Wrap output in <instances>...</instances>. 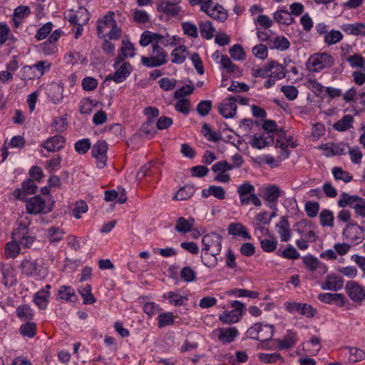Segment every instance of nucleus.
<instances>
[{
    "mask_svg": "<svg viewBox=\"0 0 365 365\" xmlns=\"http://www.w3.org/2000/svg\"><path fill=\"white\" fill-rule=\"evenodd\" d=\"M258 359L263 363L267 364H275L278 361L284 363V359L282 355L279 353H259L258 354Z\"/></svg>",
    "mask_w": 365,
    "mask_h": 365,
    "instance_id": "obj_45",
    "label": "nucleus"
},
{
    "mask_svg": "<svg viewBox=\"0 0 365 365\" xmlns=\"http://www.w3.org/2000/svg\"><path fill=\"white\" fill-rule=\"evenodd\" d=\"M113 68L115 71L108 75L106 77V81H113L115 83H123L133 71L132 65L129 62L125 61L120 56L116 58Z\"/></svg>",
    "mask_w": 365,
    "mask_h": 365,
    "instance_id": "obj_3",
    "label": "nucleus"
},
{
    "mask_svg": "<svg viewBox=\"0 0 365 365\" xmlns=\"http://www.w3.org/2000/svg\"><path fill=\"white\" fill-rule=\"evenodd\" d=\"M180 278L185 282H193L197 279L196 272L190 267L186 266L181 269L180 272Z\"/></svg>",
    "mask_w": 365,
    "mask_h": 365,
    "instance_id": "obj_54",
    "label": "nucleus"
},
{
    "mask_svg": "<svg viewBox=\"0 0 365 365\" xmlns=\"http://www.w3.org/2000/svg\"><path fill=\"white\" fill-rule=\"evenodd\" d=\"M115 20L114 19V12L108 11L103 16L102 19H99L97 21V32L100 37H105L104 31L107 29H110L113 26V24L115 23Z\"/></svg>",
    "mask_w": 365,
    "mask_h": 365,
    "instance_id": "obj_25",
    "label": "nucleus"
},
{
    "mask_svg": "<svg viewBox=\"0 0 365 365\" xmlns=\"http://www.w3.org/2000/svg\"><path fill=\"white\" fill-rule=\"evenodd\" d=\"M273 19L278 24L286 26H290L295 22L294 18L285 9V7L277 10L273 14Z\"/></svg>",
    "mask_w": 365,
    "mask_h": 365,
    "instance_id": "obj_30",
    "label": "nucleus"
},
{
    "mask_svg": "<svg viewBox=\"0 0 365 365\" xmlns=\"http://www.w3.org/2000/svg\"><path fill=\"white\" fill-rule=\"evenodd\" d=\"M267 44L271 49H277L281 51H286L290 46L288 39L282 36H278L269 39Z\"/></svg>",
    "mask_w": 365,
    "mask_h": 365,
    "instance_id": "obj_37",
    "label": "nucleus"
},
{
    "mask_svg": "<svg viewBox=\"0 0 365 365\" xmlns=\"http://www.w3.org/2000/svg\"><path fill=\"white\" fill-rule=\"evenodd\" d=\"M155 125V120L152 118H148L141 128L140 132L142 135L149 136L150 138L153 137L156 133V129Z\"/></svg>",
    "mask_w": 365,
    "mask_h": 365,
    "instance_id": "obj_56",
    "label": "nucleus"
},
{
    "mask_svg": "<svg viewBox=\"0 0 365 365\" xmlns=\"http://www.w3.org/2000/svg\"><path fill=\"white\" fill-rule=\"evenodd\" d=\"M194 225V219L190 217L189 219H185V217H180L178 219L176 222V225L175 227V230L180 233H187L191 231Z\"/></svg>",
    "mask_w": 365,
    "mask_h": 365,
    "instance_id": "obj_43",
    "label": "nucleus"
},
{
    "mask_svg": "<svg viewBox=\"0 0 365 365\" xmlns=\"http://www.w3.org/2000/svg\"><path fill=\"white\" fill-rule=\"evenodd\" d=\"M133 19L138 24H146L150 21V15L144 10L133 9Z\"/></svg>",
    "mask_w": 365,
    "mask_h": 365,
    "instance_id": "obj_64",
    "label": "nucleus"
},
{
    "mask_svg": "<svg viewBox=\"0 0 365 365\" xmlns=\"http://www.w3.org/2000/svg\"><path fill=\"white\" fill-rule=\"evenodd\" d=\"M51 288V285L46 284L34 295L33 302L41 310L46 309L50 302Z\"/></svg>",
    "mask_w": 365,
    "mask_h": 365,
    "instance_id": "obj_18",
    "label": "nucleus"
},
{
    "mask_svg": "<svg viewBox=\"0 0 365 365\" xmlns=\"http://www.w3.org/2000/svg\"><path fill=\"white\" fill-rule=\"evenodd\" d=\"M274 142V138L269 134H255L252 135L250 145L257 149H262Z\"/></svg>",
    "mask_w": 365,
    "mask_h": 365,
    "instance_id": "obj_27",
    "label": "nucleus"
},
{
    "mask_svg": "<svg viewBox=\"0 0 365 365\" xmlns=\"http://www.w3.org/2000/svg\"><path fill=\"white\" fill-rule=\"evenodd\" d=\"M22 273L26 276H34L38 274V265L36 260L24 259L20 265Z\"/></svg>",
    "mask_w": 365,
    "mask_h": 365,
    "instance_id": "obj_35",
    "label": "nucleus"
},
{
    "mask_svg": "<svg viewBox=\"0 0 365 365\" xmlns=\"http://www.w3.org/2000/svg\"><path fill=\"white\" fill-rule=\"evenodd\" d=\"M237 192L239 195L241 205H248L252 203L256 207H260L262 205L260 199L255 194L254 185L249 182H245L239 185Z\"/></svg>",
    "mask_w": 365,
    "mask_h": 365,
    "instance_id": "obj_6",
    "label": "nucleus"
},
{
    "mask_svg": "<svg viewBox=\"0 0 365 365\" xmlns=\"http://www.w3.org/2000/svg\"><path fill=\"white\" fill-rule=\"evenodd\" d=\"M285 309L289 313L297 312L307 318L313 317L316 309L309 304L299 302H286Z\"/></svg>",
    "mask_w": 365,
    "mask_h": 365,
    "instance_id": "obj_13",
    "label": "nucleus"
},
{
    "mask_svg": "<svg viewBox=\"0 0 365 365\" xmlns=\"http://www.w3.org/2000/svg\"><path fill=\"white\" fill-rule=\"evenodd\" d=\"M232 310L225 311L219 316V319L224 324L237 323L242 318L245 305L240 301L235 300L231 303Z\"/></svg>",
    "mask_w": 365,
    "mask_h": 365,
    "instance_id": "obj_7",
    "label": "nucleus"
},
{
    "mask_svg": "<svg viewBox=\"0 0 365 365\" xmlns=\"http://www.w3.org/2000/svg\"><path fill=\"white\" fill-rule=\"evenodd\" d=\"M222 237L216 232H210L202 237V251L205 255L217 256L222 250Z\"/></svg>",
    "mask_w": 365,
    "mask_h": 365,
    "instance_id": "obj_5",
    "label": "nucleus"
},
{
    "mask_svg": "<svg viewBox=\"0 0 365 365\" xmlns=\"http://www.w3.org/2000/svg\"><path fill=\"white\" fill-rule=\"evenodd\" d=\"M309 82L319 90H322V88H324L327 96L331 98H338L342 96V91L339 88L333 87H324L315 80L310 81Z\"/></svg>",
    "mask_w": 365,
    "mask_h": 365,
    "instance_id": "obj_51",
    "label": "nucleus"
},
{
    "mask_svg": "<svg viewBox=\"0 0 365 365\" xmlns=\"http://www.w3.org/2000/svg\"><path fill=\"white\" fill-rule=\"evenodd\" d=\"M65 145V138L60 135H56L44 140L41 146L43 147L48 152L55 153L63 149Z\"/></svg>",
    "mask_w": 365,
    "mask_h": 365,
    "instance_id": "obj_19",
    "label": "nucleus"
},
{
    "mask_svg": "<svg viewBox=\"0 0 365 365\" xmlns=\"http://www.w3.org/2000/svg\"><path fill=\"white\" fill-rule=\"evenodd\" d=\"M153 171H159L158 163H148L139 169L137 173V178L140 180L146 177H151Z\"/></svg>",
    "mask_w": 365,
    "mask_h": 365,
    "instance_id": "obj_41",
    "label": "nucleus"
},
{
    "mask_svg": "<svg viewBox=\"0 0 365 365\" xmlns=\"http://www.w3.org/2000/svg\"><path fill=\"white\" fill-rule=\"evenodd\" d=\"M216 331L218 340L223 344L234 341L240 334L238 329L234 327L219 328Z\"/></svg>",
    "mask_w": 365,
    "mask_h": 365,
    "instance_id": "obj_20",
    "label": "nucleus"
},
{
    "mask_svg": "<svg viewBox=\"0 0 365 365\" xmlns=\"http://www.w3.org/2000/svg\"><path fill=\"white\" fill-rule=\"evenodd\" d=\"M26 209L29 214H46L52 210V206L47 205L45 200L41 195H35L27 200Z\"/></svg>",
    "mask_w": 365,
    "mask_h": 365,
    "instance_id": "obj_8",
    "label": "nucleus"
},
{
    "mask_svg": "<svg viewBox=\"0 0 365 365\" xmlns=\"http://www.w3.org/2000/svg\"><path fill=\"white\" fill-rule=\"evenodd\" d=\"M200 31L203 38L210 39L213 37L215 29L210 21H206L200 24Z\"/></svg>",
    "mask_w": 365,
    "mask_h": 365,
    "instance_id": "obj_60",
    "label": "nucleus"
},
{
    "mask_svg": "<svg viewBox=\"0 0 365 365\" xmlns=\"http://www.w3.org/2000/svg\"><path fill=\"white\" fill-rule=\"evenodd\" d=\"M20 253V245L16 240L13 239L4 247V254L6 258H16Z\"/></svg>",
    "mask_w": 365,
    "mask_h": 365,
    "instance_id": "obj_42",
    "label": "nucleus"
},
{
    "mask_svg": "<svg viewBox=\"0 0 365 365\" xmlns=\"http://www.w3.org/2000/svg\"><path fill=\"white\" fill-rule=\"evenodd\" d=\"M361 197L358 195H351L346 192H342L340 195V197L338 200V206L339 207H345L346 206H349L353 209H354L356 205L357 202H359V200Z\"/></svg>",
    "mask_w": 365,
    "mask_h": 365,
    "instance_id": "obj_40",
    "label": "nucleus"
},
{
    "mask_svg": "<svg viewBox=\"0 0 365 365\" xmlns=\"http://www.w3.org/2000/svg\"><path fill=\"white\" fill-rule=\"evenodd\" d=\"M281 190L277 185H269L264 190V200L269 202V207H275L278 198L280 197Z\"/></svg>",
    "mask_w": 365,
    "mask_h": 365,
    "instance_id": "obj_31",
    "label": "nucleus"
},
{
    "mask_svg": "<svg viewBox=\"0 0 365 365\" xmlns=\"http://www.w3.org/2000/svg\"><path fill=\"white\" fill-rule=\"evenodd\" d=\"M187 54L188 51L186 46L180 45L171 51V62L175 64H181L185 61Z\"/></svg>",
    "mask_w": 365,
    "mask_h": 365,
    "instance_id": "obj_36",
    "label": "nucleus"
},
{
    "mask_svg": "<svg viewBox=\"0 0 365 365\" xmlns=\"http://www.w3.org/2000/svg\"><path fill=\"white\" fill-rule=\"evenodd\" d=\"M79 294L83 298L84 304H92L96 302V299L91 293V286L86 284L78 289Z\"/></svg>",
    "mask_w": 365,
    "mask_h": 365,
    "instance_id": "obj_52",
    "label": "nucleus"
},
{
    "mask_svg": "<svg viewBox=\"0 0 365 365\" xmlns=\"http://www.w3.org/2000/svg\"><path fill=\"white\" fill-rule=\"evenodd\" d=\"M274 332V325L257 322L247 329L246 334L248 338L264 342L269 341L272 338Z\"/></svg>",
    "mask_w": 365,
    "mask_h": 365,
    "instance_id": "obj_4",
    "label": "nucleus"
},
{
    "mask_svg": "<svg viewBox=\"0 0 365 365\" xmlns=\"http://www.w3.org/2000/svg\"><path fill=\"white\" fill-rule=\"evenodd\" d=\"M178 101L175 104V109L185 115H188L190 110V100L185 98H175Z\"/></svg>",
    "mask_w": 365,
    "mask_h": 365,
    "instance_id": "obj_53",
    "label": "nucleus"
},
{
    "mask_svg": "<svg viewBox=\"0 0 365 365\" xmlns=\"http://www.w3.org/2000/svg\"><path fill=\"white\" fill-rule=\"evenodd\" d=\"M0 270L2 274V283L5 287H11L17 283L16 271L9 263H0Z\"/></svg>",
    "mask_w": 365,
    "mask_h": 365,
    "instance_id": "obj_15",
    "label": "nucleus"
},
{
    "mask_svg": "<svg viewBox=\"0 0 365 365\" xmlns=\"http://www.w3.org/2000/svg\"><path fill=\"white\" fill-rule=\"evenodd\" d=\"M344 279L341 276L329 274L321 284L324 290L338 291L343 287Z\"/></svg>",
    "mask_w": 365,
    "mask_h": 365,
    "instance_id": "obj_22",
    "label": "nucleus"
},
{
    "mask_svg": "<svg viewBox=\"0 0 365 365\" xmlns=\"http://www.w3.org/2000/svg\"><path fill=\"white\" fill-rule=\"evenodd\" d=\"M65 235L63 229L53 226L47 231V237L51 244H56L61 241Z\"/></svg>",
    "mask_w": 365,
    "mask_h": 365,
    "instance_id": "obj_46",
    "label": "nucleus"
},
{
    "mask_svg": "<svg viewBox=\"0 0 365 365\" xmlns=\"http://www.w3.org/2000/svg\"><path fill=\"white\" fill-rule=\"evenodd\" d=\"M12 239L16 240L20 246L29 248L34 242L36 237L31 235L26 226L20 225L13 232Z\"/></svg>",
    "mask_w": 365,
    "mask_h": 365,
    "instance_id": "obj_10",
    "label": "nucleus"
},
{
    "mask_svg": "<svg viewBox=\"0 0 365 365\" xmlns=\"http://www.w3.org/2000/svg\"><path fill=\"white\" fill-rule=\"evenodd\" d=\"M237 99L235 97H230L222 102L219 106V113L225 118H230L235 116L237 110Z\"/></svg>",
    "mask_w": 365,
    "mask_h": 365,
    "instance_id": "obj_21",
    "label": "nucleus"
},
{
    "mask_svg": "<svg viewBox=\"0 0 365 365\" xmlns=\"http://www.w3.org/2000/svg\"><path fill=\"white\" fill-rule=\"evenodd\" d=\"M302 262L304 266L311 272L315 271L317 268L322 269L323 272L327 271V267L324 263H321L318 259L313 255H309L302 257Z\"/></svg>",
    "mask_w": 365,
    "mask_h": 365,
    "instance_id": "obj_34",
    "label": "nucleus"
},
{
    "mask_svg": "<svg viewBox=\"0 0 365 365\" xmlns=\"http://www.w3.org/2000/svg\"><path fill=\"white\" fill-rule=\"evenodd\" d=\"M268 78L279 80L285 76L284 66L275 61L267 63Z\"/></svg>",
    "mask_w": 365,
    "mask_h": 365,
    "instance_id": "obj_29",
    "label": "nucleus"
},
{
    "mask_svg": "<svg viewBox=\"0 0 365 365\" xmlns=\"http://www.w3.org/2000/svg\"><path fill=\"white\" fill-rule=\"evenodd\" d=\"M334 63V58L331 54L326 52L316 53L309 57L306 66L310 72L316 73L331 67Z\"/></svg>",
    "mask_w": 365,
    "mask_h": 365,
    "instance_id": "obj_2",
    "label": "nucleus"
},
{
    "mask_svg": "<svg viewBox=\"0 0 365 365\" xmlns=\"http://www.w3.org/2000/svg\"><path fill=\"white\" fill-rule=\"evenodd\" d=\"M228 234L233 236H240L245 240H250L251 235L247 228L241 223L232 222L227 228Z\"/></svg>",
    "mask_w": 365,
    "mask_h": 365,
    "instance_id": "obj_33",
    "label": "nucleus"
},
{
    "mask_svg": "<svg viewBox=\"0 0 365 365\" xmlns=\"http://www.w3.org/2000/svg\"><path fill=\"white\" fill-rule=\"evenodd\" d=\"M347 153H349L352 163L356 164V165L361 163L363 153L359 147H358V146L350 147L348 145Z\"/></svg>",
    "mask_w": 365,
    "mask_h": 365,
    "instance_id": "obj_57",
    "label": "nucleus"
},
{
    "mask_svg": "<svg viewBox=\"0 0 365 365\" xmlns=\"http://www.w3.org/2000/svg\"><path fill=\"white\" fill-rule=\"evenodd\" d=\"M347 148L348 144L343 142L339 143H327L320 146V149L324 151V155L328 158L346 154Z\"/></svg>",
    "mask_w": 365,
    "mask_h": 365,
    "instance_id": "obj_17",
    "label": "nucleus"
},
{
    "mask_svg": "<svg viewBox=\"0 0 365 365\" xmlns=\"http://www.w3.org/2000/svg\"><path fill=\"white\" fill-rule=\"evenodd\" d=\"M195 187L190 185H186L182 187L173 197L176 200H186L190 198L195 193Z\"/></svg>",
    "mask_w": 365,
    "mask_h": 365,
    "instance_id": "obj_47",
    "label": "nucleus"
},
{
    "mask_svg": "<svg viewBox=\"0 0 365 365\" xmlns=\"http://www.w3.org/2000/svg\"><path fill=\"white\" fill-rule=\"evenodd\" d=\"M177 36H170L168 33L161 34L150 31H145L140 35L139 43L143 47L149 44L152 46L150 56H142L141 63L148 68L159 67L168 61V54L164 47L174 46L177 43Z\"/></svg>",
    "mask_w": 365,
    "mask_h": 365,
    "instance_id": "obj_1",
    "label": "nucleus"
},
{
    "mask_svg": "<svg viewBox=\"0 0 365 365\" xmlns=\"http://www.w3.org/2000/svg\"><path fill=\"white\" fill-rule=\"evenodd\" d=\"M205 13L219 22L225 21L228 16L227 10L219 4H215Z\"/></svg>",
    "mask_w": 365,
    "mask_h": 365,
    "instance_id": "obj_32",
    "label": "nucleus"
},
{
    "mask_svg": "<svg viewBox=\"0 0 365 365\" xmlns=\"http://www.w3.org/2000/svg\"><path fill=\"white\" fill-rule=\"evenodd\" d=\"M318 299L323 303L335 304L339 307H344L346 301L344 295L339 293H321Z\"/></svg>",
    "mask_w": 365,
    "mask_h": 365,
    "instance_id": "obj_23",
    "label": "nucleus"
},
{
    "mask_svg": "<svg viewBox=\"0 0 365 365\" xmlns=\"http://www.w3.org/2000/svg\"><path fill=\"white\" fill-rule=\"evenodd\" d=\"M277 232L279 235L282 242H288L292 237L289 222L286 217H282L276 224Z\"/></svg>",
    "mask_w": 365,
    "mask_h": 365,
    "instance_id": "obj_26",
    "label": "nucleus"
},
{
    "mask_svg": "<svg viewBox=\"0 0 365 365\" xmlns=\"http://www.w3.org/2000/svg\"><path fill=\"white\" fill-rule=\"evenodd\" d=\"M354 118L351 115H346L333 125L334 129L338 131H345L352 127Z\"/></svg>",
    "mask_w": 365,
    "mask_h": 365,
    "instance_id": "obj_48",
    "label": "nucleus"
},
{
    "mask_svg": "<svg viewBox=\"0 0 365 365\" xmlns=\"http://www.w3.org/2000/svg\"><path fill=\"white\" fill-rule=\"evenodd\" d=\"M343 237L352 245H358L364 240V232L357 224L349 223L343 231Z\"/></svg>",
    "mask_w": 365,
    "mask_h": 365,
    "instance_id": "obj_11",
    "label": "nucleus"
},
{
    "mask_svg": "<svg viewBox=\"0 0 365 365\" xmlns=\"http://www.w3.org/2000/svg\"><path fill=\"white\" fill-rule=\"evenodd\" d=\"M164 299H167L169 303L175 307H180L187 301V297L180 294L178 292H168L163 295Z\"/></svg>",
    "mask_w": 365,
    "mask_h": 365,
    "instance_id": "obj_39",
    "label": "nucleus"
},
{
    "mask_svg": "<svg viewBox=\"0 0 365 365\" xmlns=\"http://www.w3.org/2000/svg\"><path fill=\"white\" fill-rule=\"evenodd\" d=\"M108 144L105 140H98L92 147L91 155L96 159L99 168L105 167L107 160Z\"/></svg>",
    "mask_w": 365,
    "mask_h": 365,
    "instance_id": "obj_12",
    "label": "nucleus"
},
{
    "mask_svg": "<svg viewBox=\"0 0 365 365\" xmlns=\"http://www.w3.org/2000/svg\"><path fill=\"white\" fill-rule=\"evenodd\" d=\"M77 296L74 289L71 286H61L58 290L56 299L58 300H65L66 302H73L76 300Z\"/></svg>",
    "mask_w": 365,
    "mask_h": 365,
    "instance_id": "obj_38",
    "label": "nucleus"
},
{
    "mask_svg": "<svg viewBox=\"0 0 365 365\" xmlns=\"http://www.w3.org/2000/svg\"><path fill=\"white\" fill-rule=\"evenodd\" d=\"M349 353L348 361L350 363L361 361L365 358V352L360 349L349 347Z\"/></svg>",
    "mask_w": 365,
    "mask_h": 365,
    "instance_id": "obj_63",
    "label": "nucleus"
},
{
    "mask_svg": "<svg viewBox=\"0 0 365 365\" xmlns=\"http://www.w3.org/2000/svg\"><path fill=\"white\" fill-rule=\"evenodd\" d=\"M46 93L53 104H58L63 98V87L58 83H52L48 86Z\"/></svg>",
    "mask_w": 365,
    "mask_h": 365,
    "instance_id": "obj_24",
    "label": "nucleus"
},
{
    "mask_svg": "<svg viewBox=\"0 0 365 365\" xmlns=\"http://www.w3.org/2000/svg\"><path fill=\"white\" fill-rule=\"evenodd\" d=\"M299 341L297 331L288 329L282 339H276L274 342L278 350H288L293 348Z\"/></svg>",
    "mask_w": 365,
    "mask_h": 365,
    "instance_id": "obj_16",
    "label": "nucleus"
},
{
    "mask_svg": "<svg viewBox=\"0 0 365 365\" xmlns=\"http://www.w3.org/2000/svg\"><path fill=\"white\" fill-rule=\"evenodd\" d=\"M319 220L322 226L323 227H331L334 226V214L329 210L324 209L319 215Z\"/></svg>",
    "mask_w": 365,
    "mask_h": 365,
    "instance_id": "obj_58",
    "label": "nucleus"
},
{
    "mask_svg": "<svg viewBox=\"0 0 365 365\" xmlns=\"http://www.w3.org/2000/svg\"><path fill=\"white\" fill-rule=\"evenodd\" d=\"M232 170L231 164L226 160H221L212 166V170L215 174L214 180L222 183L230 181L231 178L228 172Z\"/></svg>",
    "mask_w": 365,
    "mask_h": 365,
    "instance_id": "obj_9",
    "label": "nucleus"
},
{
    "mask_svg": "<svg viewBox=\"0 0 365 365\" xmlns=\"http://www.w3.org/2000/svg\"><path fill=\"white\" fill-rule=\"evenodd\" d=\"M332 174L336 180H340L344 182H349L353 179V175L351 173L344 170L340 167H334L332 168Z\"/></svg>",
    "mask_w": 365,
    "mask_h": 365,
    "instance_id": "obj_55",
    "label": "nucleus"
},
{
    "mask_svg": "<svg viewBox=\"0 0 365 365\" xmlns=\"http://www.w3.org/2000/svg\"><path fill=\"white\" fill-rule=\"evenodd\" d=\"M158 326L159 328H163L174 324L175 316L173 312H163L158 316Z\"/></svg>",
    "mask_w": 365,
    "mask_h": 365,
    "instance_id": "obj_49",
    "label": "nucleus"
},
{
    "mask_svg": "<svg viewBox=\"0 0 365 365\" xmlns=\"http://www.w3.org/2000/svg\"><path fill=\"white\" fill-rule=\"evenodd\" d=\"M345 290L349 298L355 303L361 304L365 299V289L355 281H349Z\"/></svg>",
    "mask_w": 365,
    "mask_h": 365,
    "instance_id": "obj_14",
    "label": "nucleus"
},
{
    "mask_svg": "<svg viewBox=\"0 0 365 365\" xmlns=\"http://www.w3.org/2000/svg\"><path fill=\"white\" fill-rule=\"evenodd\" d=\"M346 61L352 68H360L365 71V58L359 53H355L346 58Z\"/></svg>",
    "mask_w": 365,
    "mask_h": 365,
    "instance_id": "obj_59",
    "label": "nucleus"
},
{
    "mask_svg": "<svg viewBox=\"0 0 365 365\" xmlns=\"http://www.w3.org/2000/svg\"><path fill=\"white\" fill-rule=\"evenodd\" d=\"M16 315L21 319H31L34 317V312L28 304L19 306L16 310Z\"/></svg>",
    "mask_w": 365,
    "mask_h": 365,
    "instance_id": "obj_62",
    "label": "nucleus"
},
{
    "mask_svg": "<svg viewBox=\"0 0 365 365\" xmlns=\"http://www.w3.org/2000/svg\"><path fill=\"white\" fill-rule=\"evenodd\" d=\"M343 34L340 31L332 29L324 37V42L328 46L334 45L343 39Z\"/></svg>",
    "mask_w": 365,
    "mask_h": 365,
    "instance_id": "obj_50",
    "label": "nucleus"
},
{
    "mask_svg": "<svg viewBox=\"0 0 365 365\" xmlns=\"http://www.w3.org/2000/svg\"><path fill=\"white\" fill-rule=\"evenodd\" d=\"M158 10L170 16H177L180 11V8L175 6V4L170 1L162 2L158 6Z\"/></svg>",
    "mask_w": 365,
    "mask_h": 365,
    "instance_id": "obj_44",
    "label": "nucleus"
},
{
    "mask_svg": "<svg viewBox=\"0 0 365 365\" xmlns=\"http://www.w3.org/2000/svg\"><path fill=\"white\" fill-rule=\"evenodd\" d=\"M182 30L185 35L188 37L196 38L198 37V29L196 25L190 22L185 21L181 24Z\"/></svg>",
    "mask_w": 365,
    "mask_h": 365,
    "instance_id": "obj_61",
    "label": "nucleus"
},
{
    "mask_svg": "<svg viewBox=\"0 0 365 365\" xmlns=\"http://www.w3.org/2000/svg\"><path fill=\"white\" fill-rule=\"evenodd\" d=\"M341 29L348 35L365 36L364 23L344 24L341 26Z\"/></svg>",
    "mask_w": 365,
    "mask_h": 365,
    "instance_id": "obj_28",
    "label": "nucleus"
}]
</instances>
